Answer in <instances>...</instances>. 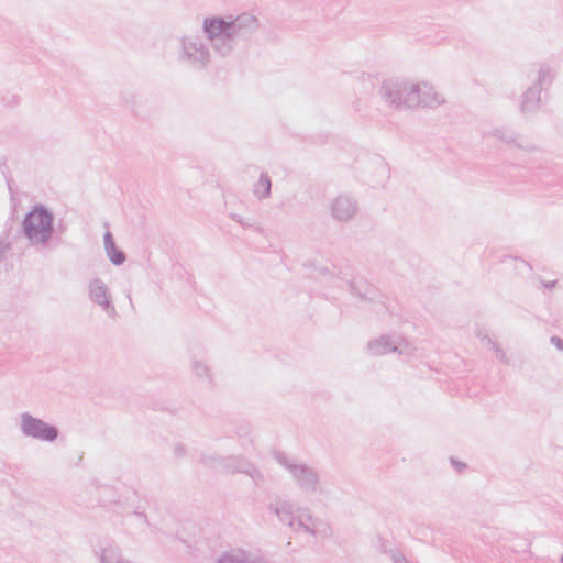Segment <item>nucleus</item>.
Listing matches in <instances>:
<instances>
[{"label":"nucleus","instance_id":"1","mask_svg":"<svg viewBox=\"0 0 563 563\" xmlns=\"http://www.w3.org/2000/svg\"><path fill=\"white\" fill-rule=\"evenodd\" d=\"M260 27L258 20L251 13L232 16H208L203 19L202 32L212 49L227 57L240 41L247 40Z\"/></svg>","mask_w":563,"mask_h":563},{"label":"nucleus","instance_id":"2","mask_svg":"<svg viewBox=\"0 0 563 563\" xmlns=\"http://www.w3.org/2000/svg\"><path fill=\"white\" fill-rule=\"evenodd\" d=\"M267 509L294 532L303 531L320 539H328L332 536L331 526L327 521L313 517L307 508H299L287 500H276L271 503Z\"/></svg>","mask_w":563,"mask_h":563},{"label":"nucleus","instance_id":"3","mask_svg":"<svg viewBox=\"0 0 563 563\" xmlns=\"http://www.w3.org/2000/svg\"><path fill=\"white\" fill-rule=\"evenodd\" d=\"M22 231L32 244L46 245L55 231L53 212L44 205H35L24 216Z\"/></svg>","mask_w":563,"mask_h":563},{"label":"nucleus","instance_id":"4","mask_svg":"<svg viewBox=\"0 0 563 563\" xmlns=\"http://www.w3.org/2000/svg\"><path fill=\"white\" fill-rule=\"evenodd\" d=\"M275 459L289 472L300 490L306 494H327V489L321 484L317 470L284 453H276Z\"/></svg>","mask_w":563,"mask_h":563},{"label":"nucleus","instance_id":"5","mask_svg":"<svg viewBox=\"0 0 563 563\" xmlns=\"http://www.w3.org/2000/svg\"><path fill=\"white\" fill-rule=\"evenodd\" d=\"M379 95L394 109L419 107V84H411L401 79L384 80Z\"/></svg>","mask_w":563,"mask_h":563},{"label":"nucleus","instance_id":"6","mask_svg":"<svg viewBox=\"0 0 563 563\" xmlns=\"http://www.w3.org/2000/svg\"><path fill=\"white\" fill-rule=\"evenodd\" d=\"M179 63L195 70L206 69L211 62V53L199 34H183L178 37Z\"/></svg>","mask_w":563,"mask_h":563},{"label":"nucleus","instance_id":"7","mask_svg":"<svg viewBox=\"0 0 563 563\" xmlns=\"http://www.w3.org/2000/svg\"><path fill=\"white\" fill-rule=\"evenodd\" d=\"M534 82L523 92L521 100V111L523 113H531L537 111L541 100V90L543 85H550L553 80V70L549 65L542 64L539 66L534 75L529 73Z\"/></svg>","mask_w":563,"mask_h":563},{"label":"nucleus","instance_id":"8","mask_svg":"<svg viewBox=\"0 0 563 563\" xmlns=\"http://www.w3.org/2000/svg\"><path fill=\"white\" fill-rule=\"evenodd\" d=\"M20 431L24 437L42 442H54L59 435V430L56 426L29 412L20 415Z\"/></svg>","mask_w":563,"mask_h":563},{"label":"nucleus","instance_id":"9","mask_svg":"<svg viewBox=\"0 0 563 563\" xmlns=\"http://www.w3.org/2000/svg\"><path fill=\"white\" fill-rule=\"evenodd\" d=\"M367 350L372 355L380 356L388 353H398L400 355H410L411 346L398 336L380 335L367 343Z\"/></svg>","mask_w":563,"mask_h":563},{"label":"nucleus","instance_id":"10","mask_svg":"<svg viewBox=\"0 0 563 563\" xmlns=\"http://www.w3.org/2000/svg\"><path fill=\"white\" fill-rule=\"evenodd\" d=\"M329 210L335 221L347 222L357 214L358 202L353 196L340 194L331 200Z\"/></svg>","mask_w":563,"mask_h":563},{"label":"nucleus","instance_id":"11","mask_svg":"<svg viewBox=\"0 0 563 563\" xmlns=\"http://www.w3.org/2000/svg\"><path fill=\"white\" fill-rule=\"evenodd\" d=\"M89 298L93 303L101 307L109 317H115L117 310L112 305L109 288L100 278H93L89 283Z\"/></svg>","mask_w":563,"mask_h":563},{"label":"nucleus","instance_id":"12","mask_svg":"<svg viewBox=\"0 0 563 563\" xmlns=\"http://www.w3.org/2000/svg\"><path fill=\"white\" fill-rule=\"evenodd\" d=\"M216 563H269L262 554L235 549L222 554Z\"/></svg>","mask_w":563,"mask_h":563},{"label":"nucleus","instance_id":"13","mask_svg":"<svg viewBox=\"0 0 563 563\" xmlns=\"http://www.w3.org/2000/svg\"><path fill=\"white\" fill-rule=\"evenodd\" d=\"M419 106L431 109L438 108L445 102L444 97L428 82L419 84Z\"/></svg>","mask_w":563,"mask_h":563},{"label":"nucleus","instance_id":"14","mask_svg":"<svg viewBox=\"0 0 563 563\" xmlns=\"http://www.w3.org/2000/svg\"><path fill=\"white\" fill-rule=\"evenodd\" d=\"M342 282L349 287L351 294L356 296L363 301H374L376 297V289L366 280H351L342 278Z\"/></svg>","mask_w":563,"mask_h":563},{"label":"nucleus","instance_id":"15","mask_svg":"<svg viewBox=\"0 0 563 563\" xmlns=\"http://www.w3.org/2000/svg\"><path fill=\"white\" fill-rule=\"evenodd\" d=\"M493 136L497 137L498 140L505 142L506 144L512 145L517 148L531 152L536 150V146L529 143L526 140H521L519 135H517L512 131H508L505 129H495L492 132Z\"/></svg>","mask_w":563,"mask_h":563},{"label":"nucleus","instance_id":"16","mask_svg":"<svg viewBox=\"0 0 563 563\" xmlns=\"http://www.w3.org/2000/svg\"><path fill=\"white\" fill-rule=\"evenodd\" d=\"M103 245L106 254L113 265L120 266L126 261L125 253L115 245L113 235L110 231H106L103 234Z\"/></svg>","mask_w":563,"mask_h":563},{"label":"nucleus","instance_id":"17","mask_svg":"<svg viewBox=\"0 0 563 563\" xmlns=\"http://www.w3.org/2000/svg\"><path fill=\"white\" fill-rule=\"evenodd\" d=\"M253 195L258 200H264L272 195V179L266 172H262L257 181L253 185Z\"/></svg>","mask_w":563,"mask_h":563},{"label":"nucleus","instance_id":"18","mask_svg":"<svg viewBox=\"0 0 563 563\" xmlns=\"http://www.w3.org/2000/svg\"><path fill=\"white\" fill-rule=\"evenodd\" d=\"M227 459L228 456L219 455L216 452H203L198 462L208 468L224 472L225 464H228Z\"/></svg>","mask_w":563,"mask_h":563},{"label":"nucleus","instance_id":"19","mask_svg":"<svg viewBox=\"0 0 563 563\" xmlns=\"http://www.w3.org/2000/svg\"><path fill=\"white\" fill-rule=\"evenodd\" d=\"M191 367L196 377L209 384L212 382L210 368L203 361L194 360Z\"/></svg>","mask_w":563,"mask_h":563},{"label":"nucleus","instance_id":"20","mask_svg":"<svg viewBox=\"0 0 563 563\" xmlns=\"http://www.w3.org/2000/svg\"><path fill=\"white\" fill-rule=\"evenodd\" d=\"M228 464H225L224 472L228 473H242L243 464H251L250 461L244 459L241 455H230L227 459Z\"/></svg>","mask_w":563,"mask_h":563},{"label":"nucleus","instance_id":"21","mask_svg":"<svg viewBox=\"0 0 563 563\" xmlns=\"http://www.w3.org/2000/svg\"><path fill=\"white\" fill-rule=\"evenodd\" d=\"M99 560L100 563H129L121 559L120 553L114 548L102 549Z\"/></svg>","mask_w":563,"mask_h":563},{"label":"nucleus","instance_id":"22","mask_svg":"<svg viewBox=\"0 0 563 563\" xmlns=\"http://www.w3.org/2000/svg\"><path fill=\"white\" fill-rule=\"evenodd\" d=\"M242 473L249 475L255 485H261L264 483V475L261 471H258L252 463L243 464Z\"/></svg>","mask_w":563,"mask_h":563},{"label":"nucleus","instance_id":"23","mask_svg":"<svg viewBox=\"0 0 563 563\" xmlns=\"http://www.w3.org/2000/svg\"><path fill=\"white\" fill-rule=\"evenodd\" d=\"M492 347L496 353V357L500 362H503L504 364H509V358H508L506 352L497 343H493Z\"/></svg>","mask_w":563,"mask_h":563},{"label":"nucleus","instance_id":"24","mask_svg":"<svg viewBox=\"0 0 563 563\" xmlns=\"http://www.w3.org/2000/svg\"><path fill=\"white\" fill-rule=\"evenodd\" d=\"M388 554H390V558L394 561V563L406 562L405 555L401 552L397 551V550H393L391 549Z\"/></svg>","mask_w":563,"mask_h":563},{"label":"nucleus","instance_id":"25","mask_svg":"<svg viewBox=\"0 0 563 563\" xmlns=\"http://www.w3.org/2000/svg\"><path fill=\"white\" fill-rule=\"evenodd\" d=\"M173 453L175 457H183L186 454V446L181 443H176L173 448Z\"/></svg>","mask_w":563,"mask_h":563},{"label":"nucleus","instance_id":"26","mask_svg":"<svg viewBox=\"0 0 563 563\" xmlns=\"http://www.w3.org/2000/svg\"><path fill=\"white\" fill-rule=\"evenodd\" d=\"M377 548L383 553H389V551L391 550V548L389 547L388 541L385 540V539H382V538L378 539Z\"/></svg>","mask_w":563,"mask_h":563},{"label":"nucleus","instance_id":"27","mask_svg":"<svg viewBox=\"0 0 563 563\" xmlns=\"http://www.w3.org/2000/svg\"><path fill=\"white\" fill-rule=\"evenodd\" d=\"M550 342L561 352H563V340L556 335L551 336Z\"/></svg>","mask_w":563,"mask_h":563},{"label":"nucleus","instance_id":"28","mask_svg":"<svg viewBox=\"0 0 563 563\" xmlns=\"http://www.w3.org/2000/svg\"><path fill=\"white\" fill-rule=\"evenodd\" d=\"M8 251H9V245L0 243V262H2L5 258Z\"/></svg>","mask_w":563,"mask_h":563},{"label":"nucleus","instance_id":"29","mask_svg":"<svg viewBox=\"0 0 563 563\" xmlns=\"http://www.w3.org/2000/svg\"><path fill=\"white\" fill-rule=\"evenodd\" d=\"M374 310L377 314H380L383 311H387V308L383 301H379L375 303Z\"/></svg>","mask_w":563,"mask_h":563},{"label":"nucleus","instance_id":"30","mask_svg":"<svg viewBox=\"0 0 563 563\" xmlns=\"http://www.w3.org/2000/svg\"><path fill=\"white\" fill-rule=\"evenodd\" d=\"M477 336L482 340V341H487L488 344H490L493 346V343H495L489 336L487 333H482V332H478Z\"/></svg>","mask_w":563,"mask_h":563},{"label":"nucleus","instance_id":"31","mask_svg":"<svg viewBox=\"0 0 563 563\" xmlns=\"http://www.w3.org/2000/svg\"><path fill=\"white\" fill-rule=\"evenodd\" d=\"M451 462L453 465H455V467L461 471L462 468L465 467V464L461 463V462H456L454 459H451Z\"/></svg>","mask_w":563,"mask_h":563},{"label":"nucleus","instance_id":"32","mask_svg":"<svg viewBox=\"0 0 563 563\" xmlns=\"http://www.w3.org/2000/svg\"><path fill=\"white\" fill-rule=\"evenodd\" d=\"M231 218H232L233 220H235L236 222H239L240 224L249 225L247 223H244V222H243V220H242V218H241L240 216H238V214H231Z\"/></svg>","mask_w":563,"mask_h":563},{"label":"nucleus","instance_id":"33","mask_svg":"<svg viewBox=\"0 0 563 563\" xmlns=\"http://www.w3.org/2000/svg\"><path fill=\"white\" fill-rule=\"evenodd\" d=\"M555 285H556V280H551V282H548V283H544V284H543V286H544L545 288H549V289L554 288V287H555Z\"/></svg>","mask_w":563,"mask_h":563},{"label":"nucleus","instance_id":"34","mask_svg":"<svg viewBox=\"0 0 563 563\" xmlns=\"http://www.w3.org/2000/svg\"><path fill=\"white\" fill-rule=\"evenodd\" d=\"M134 514H135V516H137L139 518L146 520V516H145V514H143V512H139V511H135Z\"/></svg>","mask_w":563,"mask_h":563},{"label":"nucleus","instance_id":"35","mask_svg":"<svg viewBox=\"0 0 563 563\" xmlns=\"http://www.w3.org/2000/svg\"><path fill=\"white\" fill-rule=\"evenodd\" d=\"M321 273H322V274H324V275H327V274H329V271H328V268H322V269H321Z\"/></svg>","mask_w":563,"mask_h":563},{"label":"nucleus","instance_id":"36","mask_svg":"<svg viewBox=\"0 0 563 563\" xmlns=\"http://www.w3.org/2000/svg\"><path fill=\"white\" fill-rule=\"evenodd\" d=\"M561 562H563V555L561 556Z\"/></svg>","mask_w":563,"mask_h":563}]
</instances>
